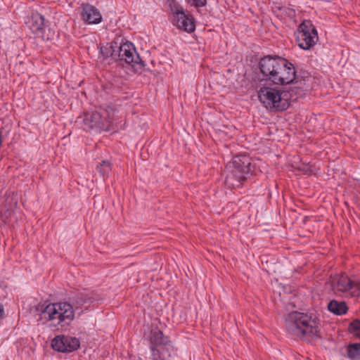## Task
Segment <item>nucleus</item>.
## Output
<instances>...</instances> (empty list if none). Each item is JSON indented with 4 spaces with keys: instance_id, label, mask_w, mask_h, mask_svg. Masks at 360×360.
I'll list each match as a JSON object with an SVG mask.
<instances>
[{
    "instance_id": "nucleus-19",
    "label": "nucleus",
    "mask_w": 360,
    "mask_h": 360,
    "mask_svg": "<svg viewBox=\"0 0 360 360\" xmlns=\"http://www.w3.org/2000/svg\"><path fill=\"white\" fill-rule=\"evenodd\" d=\"M348 330L350 334L353 336L360 339V320L355 319L352 321L348 326Z\"/></svg>"
},
{
    "instance_id": "nucleus-8",
    "label": "nucleus",
    "mask_w": 360,
    "mask_h": 360,
    "mask_svg": "<svg viewBox=\"0 0 360 360\" xmlns=\"http://www.w3.org/2000/svg\"><path fill=\"white\" fill-rule=\"evenodd\" d=\"M115 112V109L108 106L107 109L102 112L95 111L86 116L85 118L86 124L91 129L98 131H108L112 121L114 120Z\"/></svg>"
},
{
    "instance_id": "nucleus-9",
    "label": "nucleus",
    "mask_w": 360,
    "mask_h": 360,
    "mask_svg": "<svg viewBox=\"0 0 360 360\" xmlns=\"http://www.w3.org/2000/svg\"><path fill=\"white\" fill-rule=\"evenodd\" d=\"M296 39L299 47L303 50H309L316 44L318 33L310 21L304 20L299 25Z\"/></svg>"
},
{
    "instance_id": "nucleus-2",
    "label": "nucleus",
    "mask_w": 360,
    "mask_h": 360,
    "mask_svg": "<svg viewBox=\"0 0 360 360\" xmlns=\"http://www.w3.org/2000/svg\"><path fill=\"white\" fill-rule=\"evenodd\" d=\"M285 326L288 333L298 338L316 335L319 332V321L316 317L298 311H293L288 315Z\"/></svg>"
},
{
    "instance_id": "nucleus-13",
    "label": "nucleus",
    "mask_w": 360,
    "mask_h": 360,
    "mask_svg": "<svg viewBox=\"0 0 360 360\" xmlns=\"http://www.w3.org/2000/svg\"><path fill=\"white\" fill-rule=\"evenodd\" d=\"M81 17L82 20L87 24H98L102 21V15L100 11L90 4L81 5Z\"/></svg>"
},
{
    "instance_id": "nucleus-10",
    "label": "nucleus",
    "mask_w": 360,
    "mask_h": 360,
    "mask_svg": "<svg viewBox=\"0 0 360 360\" xmlns=\"http://www.w3.org/2000/svg\"><path fill=\"white\" fill-rule=\"evenodd\" d=\"M117 57L135 68L141 70L143 67V62L136 52L134 45L130 41H124L123 39L118 42Z\"/></svg>"
},
{
    "instance_id": "nucleus-14",
    "label": "nucleus",
    "mask_w": 360,
    "mask_h": 360,
    "mask_svg": "<svg viewBox=\"0 0 360 360\" xmlns=\"http://www.w3.org/2000/svg\"><path fill=\"white\" fill-rule=\"evenodd\" d=\"M26 25L30 30L37 36L42 35L44 18L38 12H32L25 21Z\"/></svg>"
},
{
    "instance_id": "nucleus-20",
    "label": "nucleus",
    "mask_w": 360,
    "mask_h": 360,
    "mask_svg": "<svg viewBox=\"0 0 360 360\" xmlns=\"http://www.w3.org/2000/svg\"><path fill=\"white\" fill-rule=\"evenodd\" d=\"M187 4L195 8L203 7L206 5L207 0H186Z\"/></svg>"
},
{
    "instance_id": "nucleus-4",
    "label": "nucleus",
    "mask_w": 360,
    "mask_h": 360,
    "mask_svg": "<svg viewBox=\"0 0 360 360\" xmlns=\"http://www.w3.org/2000/svg\"><path fill=\"white\" fill-rule=\"evenodd\" d=\"M42 318L50 322V325L58 326L69 324L75 317L73 307L68 302H61L46 305L41 312Z\"/></svg>"
},
{
    "instance_id": "nucleus-5",
    "label": "nucleus",
    "mask_w": 360,
    "mask_h": 360,
    "mask_svg": "<svg viewBox=\"0 0 360 360\" xmlns=\"http://www.w3.org/2000/svg\"><path fill=\"white\" fill-rule=\"evenodd\" d=\"M250 159L246 155H238L233 158L231 164L228 166V174L225 182L233 188L240 187L250 174Z\"/></svg>"
},
{
    "instance_id": "nucleus-18",
    "label": "nucleus",
    "mask_w": 360,
    "mask_h": 360,
    "mask_svg": "<svg viewBox=\"0 0 360 360\" xmlns=\"http://www.w3.org/2000/svg\"><path fill=\"white\" fill-rule=\"evenodd\" d=\"M96 169L105 180L109 176L111 171V164L108 160H103L98 165H97Z\"/></svg>"
},
{
    "instance_id": "nucleus-6",
    "label": "nucleus",
    "mask_w": 360,
    "mask_h": 360,
    "mask_svg": "<svg viewBox=\"0 0 360 360\" xmlns=\"http://www.w3.org/2000/svg\"><path fill=\"white\" fill-rule=\"evenodd\" d=\"M170 8L171 22L180 30L191 33L195 30V19L190 13H186L184 8L175 0H168Z\"/></svg>"
},
{
    "instance_id": "nucleus-12",
    "label": "nucleus",
    "mask_w": 360,
    "mask_h": 360,
    "mask_svg": "<svg viewBox=\"0 0 360 360\" xmlns=\"http://www.w3.org/2000/svg\"><path fill=\"white\" fill-rule=\"evenodd\" d=\"M51 345L56 351L60 352H71L76 350L79 347V341L76 338L58 335L52 340Z\"/></svg>"
},
{
    "instance_id": "nucleus-16",
    "label": "nucleus",
    "mask_w": 360,
    "mask_h": 360,
    "mask_svg": "<svg viewBox=\"0 0 360 360\" xmlns=\"http://www.w3.org/2000/svg\"><path fill=\"white\" fill-rule=\"evenodd\" d=\"M118 47V41H113L111 44H106L100 46V53L103 58H108L110 56L117 57V48Z\"/></svg>"
},
{
    "instance_id": "nucleus-1",
    "label": "nucleus",
    "mask_w": 360,
    "mask_h": 360,
    "mask_svg": "<svg viewBox=\"0 0 360 360\" xmlns=\"http://www.w3.org/2000/svg\"><path fill=\"white\" fill-rule=\"evenodd\" d=\"M261 72L266 79L276 84H290L295 79L294 65L278 56H265L259 63Z\"/></svg>"
},
{
    "instance_id": "nucleus-15",
    "label": "nucleus",
    "mask_w": 360,
    "mask_h": 360,
    "mask_svg": "<svg viewBox=\"0 0 360 360\" xmlns=\"http://www.w3.org/2000/svg\"><path fill=\"white\" fill-rule=\"evenodd\" d=\"M328 310L333 314L341 316L347 313L348 307L345 302L332 300L328 303Z\"/></svg>"
},
{
    "instance_id": "nucleus-7",
    "label": "nucleus",
    "mask_w": 360,
    "mask_h": 360,
    "mask_svg": "<svg viewBox=\"0 0 360 360\" xmlns=\"http://www.w3.org/2000/svg\"><path fill=\"white\" fill-rule=\"evenodd\" d=\"M333 292L347 297H360V283L352 281L347 275L342 274L333 277L330 281Z\"/></svg>"
},
{
    "instance_id": "nucleus-22",
    "label": "nucleus",
    "mask_w": 360,
    "mask_h": 360,
    "mask_svg": "<svg viewBox=\"0 0 360 360\" xmlns=\"http://www.w3.org/2000/svg\"><path fill=\"white\" fill-rule=\"evenodd\" d=\"M2 142H3V139H2V131L0 130V148L1 147Z\"/></svg>"
},
{
    "instance_id": "nucleus-3",
    "label": "nucleus",
    "mask_w": 360,
    "mask_h": 360,
    "mask_svg": "<svg viewBox=\"0 0 360 360\" xmlns=\"http://www.w3.org/2000/svg\"><path fill=\"white\" fill-rule=\"evenodd\" d=\"M257 96L269 110L283 111L290 105V94L282 87L264 86L258 91Z\"/></svg>"
},
{
    "instance_id": "nucleus-21",
    "label": "nucleus",
    "mask_w": 360,
    "mask_h": 360,
    "mask_svg": "<svg viewBox=\"0 0 360 360\" xmlns=\"http://www.w3.org/2000/svg\"><path fill=\"white\" fill-rule=\"evenodd\" d=\"M4 307L1 304H0V319L2 317L3 314H4Z\"/></svg>"
},
{
    "instance_id": "nucleus-17",
    "label": "nucleus",
    "mask_w": 360,
    "mask_h": 360,
    "mask_svg": "<svg viewBox=\"0 0 360 360\" xmlns=\"http://www.w3.org/2000/svg\"><path fill=\"white\" fill-rule=\"evenodd\" d=\"M347 357L354 360H360V343L349 344L347 347Z\"/></svg>"
},
{
    "instance_id": "nucleus-11",
    "label": "nucleus",
    "mask_w": 360,
    "mask_h": 360,
    "mask_svg": "<svg viewBox=\"0 0 360 360\" xmlns=\"http://www.w3.org/2000/svg\"><path fill=\"white\" fill-rule=\"evenodd\" d=\"M151 355L153 360H165V350L167 352L172 347L167 337L162 331L153 330L150 335Z\"/></svg>"
}]
</instances>
